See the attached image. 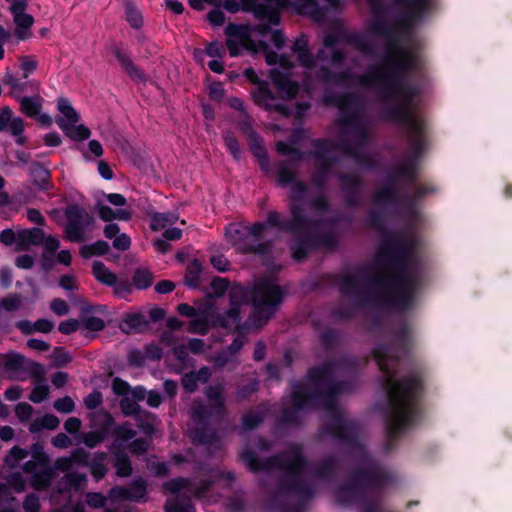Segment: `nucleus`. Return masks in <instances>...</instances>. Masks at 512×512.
<instances>
[{"label": "nucleus", "instance_id": "nucleus-45", "mask_svg": "<svg viewBox=\"0 0 512 512\" xmlns=\"http://www.w3.org/2000/svg\"><path fill=\"white\" fill-rule=\"evenodd\" d=\"M435 188L429 185H419L413 195L403 194L402 197H407L406 200L402 201L399 206H403L406 210L412 214L416 212V206L418 202L428 193L435 192Z\"/></svg>", "mask_w": 512, "mask_h": 512}, {"label": "nucleus", "instance_id": "nucleus-44", "mask_svg": "<svg viewBox=\"0 0 512 512\" xmlns=\"http://www.w3.org/2000/svg\"><path fill=\"white\" fill-rule=\"evenodd\" d=\"M313 149L309 151V155L316 159V162L327 160L329 158H338L331 154L333 146L330 140L326 138H317L311 142Z\"/></svg>", "mask_w": 512, "mask_h": 512}, {"label": "nucleus", "instance_id": "nucleus-32", "mask_svg": "<svg viewBox=\"0 0 512 512\" xmlns=\"http://www.w3.org/2000/svg\"><path fill=\"white\" fill-rule=\"evenodd\" d=\"M25 473L31 475L30 484L36 491L47 490L56 476L54 468L50 464L38 466L33 472Z\"/></svg>", "mask_w": 512, "mask_h": 512}, {"label": "nucleus", "instance_id": "nucleus-37", "mask_svg": "<svg viewBox=\"0 0 512 512\" xmlns=\"http://www.w3.org/2000/svg\"><path fill=\"white\" fill-rule=\"evenodd\" d=\"M28 452L32 456V459L24 463L22 467L24 472H33L38 466L50 464V457L45 452L44 445L41 442L37 441L33 443Z\"/></svg>", "mask_w": 512, "mask_h": 512}, {"label": "nucleus", "instance_id": "nucleus-43", "mask_svg": "<svg viewBox=\"0 0 512 512\" xmlns=\"http://www.w3.org/2000/svg\"><path fill=\"white\" fill-rule=\"evenodd\" d=\"M251 300V290L240 283H234L229 288L230 308L236 307L241 311V307Z\"/></svg>", "mask_w": 512, "mask_h": 512}, {"label": "nucleus", "instance_id": "nucleus-29", "mask_svg": "<svg viewBox=\"0 0 512 512\" xmlns=\"http://www.w3.org/2000/svg\"><path fill=\"white\" fill-rule=\"evenodd\" d=\"M385 60L408 78L412 73L418 72L422 68L421 57L410 51L403 52L400 58L385 57Z\"/></svg>", "mask_w": 512, "mask_h": 512}, {"label": "nucleus", "instance_id": "nucleus-64", "mask_svg": "<svg viewBox=\"0 0 512 512\" xmlns=\"http://www.w3.org/2000/svg\"><path fill=\"white\" fill-rule=\"evenodd\" d=\"M119 406L125 417H134L142 410L138 402L128 396L120 399Z\"/></svg>", "mask_w": 512, "mask_h": 512}, {"label": "nucleus", "instance_id": "nucleus-50", "mask_svg": "<svg viewBox=\"0 0 512 512\" xmlns=\"http://www.w3.org/2000/svg\"><path fill=\"white\" fill-rule=\"evenodd\" d=\"M319 339L324 351L330 352L339 346L341 341V332L333 328H327L319 334Z\"/></svg>", "mask_w": 512, "mask_h": 512}, {"label": "nucleus", "instance_id": "nucleus-63", "mask_svg": "<svg viewBox=\"0 0 512 512\" xmlns=\"http://www.w3.org/2000/svg\"><path fill=\"white\" fill-rule=\"evenodd\" d=\"M22 371L30 374L37 382L44 381L45 369L39 362L25 359Z\"/></svg>", "mask_w": 512, "mask_h": 512}, {"label": "nucleus", "instance_id": "nucleus-58", "mask_svg": "<svg viewBox=\"0 0 512 512\" xmlns=\"http://www.w3.org/2000/svg\"><path fill=\"white\" fill-rule=\"evenodd\" d=\"M153 283V274L144 268H137L132 277V284L139 290L149 288Z\"/></svg>", "mask_w": 512, "mask_h": 512}, {"label": "nucleus", "instance_id": "nucleus-16", "mask_svg": "<svg viewBox=\"0 0 512 512\" xmlns=\"http://www.w3.org/2000/svg\"><path fill=\"white\" fill-rule=\"evenodd\" d=\"M370 6L371 13L375 17L370 25V31L378 36L383 37L386 42L389 50H394L399 47L400 39H399V23L397 25H392L388 23L384 16L387 12V8L382 2V0H366Z\"/></svg>", "mask_w": 512, "mask_h": 512}, {"label": "nucleus", "instance_id": "nucleus-46", "mask_svg": "<svg viewBox=\"0 0 512 512\" xmlns=\"http://www.w3.org/2000/svg\"><path fill=\"white\" fill-rule=\"evenodd\" d=\"M211 312L208 311H198L197 316H194L188 325V331L193 334L206 335L211 326L210 321Z\"/></svg>", "mask_w": 512, "mask_h": 512}, {"label": "nucleus", "instance_id": "nucleus-52", "mask_svg": "<svg viewBox=\"0 0 512 512\" xmlns=\"http://www.w3.org/2000/svg\"><path fill=\"white\" fill-rule=\"evenodd\" d=\"M202 273V264L197 259L194 258L186 267L185 272V284L192 289H195L199 285L200 276Z\"/></svg>", "mask_w": 512, "mask_h": 512}, {"label": "nucleus", "instance_id": "nucleus-61", "mask_svg": "<svg viewBox=\"0 0 512 512\" xmlns=\"http://www.w3.org/2000/svg\"><path fill=\"white\" fill-rule=\"evenodd\" d=\"M28 455H29L28 450L16 445L10 449L8 455L4 459V462L6 465H8L12 468H15Z\"/></svg>", "mask_w": 512, "mask_h": 512}, {"label": "nucleus", "instance_id": "nucleus-38", "mask_svg": "<svg viewBox=\"0 0 512 512\" xmlns=\"http://www.w3.org/2000/svg\"><path fill=\"white\" fill-rule=\"evenodd\" d=\"M20 250L27 251L31 245H42L45 239V232L39 227L22 229L17 233Z\"/></svg>", "mask_w": 512, "mask_h": 512}, {"label": "nucleus", "instance_id": "nucleus-36", "mask_svg": "<svg viewBox=\"0 0 512 512\" xmlns=\"http://www.w3.org/2000/svg\"><path fill=\"white\" fill-rule=\"evenodd\" d=\"M338 162L339 158H329L327 160L316 162V172L313 173L311 182L318 190H326L331 170Z\"/></svg>", "mask_w": 512, "mask_h": 512}, {"label": "nucleus", "instance_id": "nucleus-20", "mask_svg": "<svg viewBox=\"0 0 512 512\" xmlns=\"http://www.w3.org/2000/svg\"><path fill=\"white\" fill-rule=\"evenodd\" d=\"M395 2L407 10L399 20V25L404 29H410L414 22L421 20L434 7L435 0H395Z\"/></svg>", "mask_w": 512, "mask_h": 512}, {"label": "nucleus", "instance_id": "nucleus-6", "mask_svg": "<svg viewBox=\"0 0 512 512\" xmlns=\"http://www.w3.org/2000/svg\"><path fill=\"white\" fill-rule=\"evenodd\" d=\"M239 458L253 473L282 471L283 475L277 482V494L298 496L300 500L291 512H304L305 502L314 496L315 489L303 476V472L308 466V460L300 445H292L288 450L270 455L266 459H260L255 451L246 446L241 450Z\"/></svg>", "mask_w": 512, "mask_h": 512}, {"label": "nucleus", "instance_id": "nucleus-26", "mask_svg": "<svg viewBox=\"0 0 512 512\" xmlns=\"http://www.w3.org/2000/svg\"><path fill=\"white\" fill-rule=\"evenodd\" d=\"M109 452L112 457V465L115 469V474L119 478H128L133 474V464L122 443H113L109 447Z\"/></svg>", "mask_w": 512, "mask_h": 512}, {"label": "nucleus", "instance_id": "nucleus-56", "mask_svg": "<svg viewBox=\"0 0 512 512\" xmlns=\"http://www.w3.org/2000/svg\"><path fill=\"white\" fill-rule=\"evenodd\" d=\"M310 208L317 214L323 215L331 211V203L325 191H320L309 201Z\"/></svg>", "mask_w": 512, "mask_h": 512}, {"label": "nucleus", "instance_id": "nucleus-39", "mask_svg": "<svg viewBox=\"0 0 512 512\" xmlns=\"http://www.w3.org/2000/svg\"><path fill=\"white\" fill-rule=\"evenodd\" d=\"M339 468V460L335 455H328L313 467V474L322 480H332Z\"/></svg>", "mask_w": 512, "mask_h": 512}, {"label": "nucleus", "instance_id": "nucleus-21", "mask_svg": "<svg viewBox=\"0 0 512 512\" xmlns=\"http://www.w3.org/2000/svg\"><path fill=\"white\" fill-rule=\"evenodd\" d=\"M110 498L118 501L140 503L146 500L147 482L142 477L133 479L129 486H114L109 491Z\"/></svg>", "mask_w": 512, "mask_h": 512}, {"label": "nucleus", "instance_id": "nucleus-10", "mask_svg": "<svg viewBox=\"0 0 512 512\" xmlns=\"http://www.w3.org/2000/svg\"><path fill=\"white\" fill-rule=\"evenodd\" d=\"M270 226L268 217L264 222H255L252 226L230 224L226 228L229 242L242 254L266 256L271 253L273 242L263 240V232Z\"/></svg>", "mask_w": 512, "mask_h": 512}, {"label": "nucleus", "instance_id": "nucleus-25", "mask_svg": "<svg viewBox=\"0 0 512 512\" xmlns=\"http://www.w3.org/2000/svg\"><path fill=\"white\" fill-rule=\"evenodd\" d=\"M225 34L227 36L225 45L231 57L241 54L240 42L251 41V27L248 25L229 23L225 28Z\"/></svg>", "mask_w": 512, "mask_h": 512}, {"label": "nucleus", "instance_id": "nucleus-8", "mask_svg": "<svg viewBox=\"0 0 512 512\" xmlns=\"http://www.w3.org/2000/svg\"><path fill=\"white\" fill-rule=\"evenodd\" d=\"M204 395L211 405L194 401L191 408V419L194 423L193 440L201 445L212 444L217 439L211 422L212 420H222L226 413L223 384L218 383L205 387Z\"/></svg>", "mask_w": 512, "mask_h": 512}, {"label": "nucleus", "instance_id": "nucleus-35", "mask_svg": "<svg viewBox=\"0 0 512 512\" xmlns=\"http://www.w3.org/2000/svg\"><path fill=\"white\" fill-rule=\"evenodd\" d=\"M248 145L251 153L257 159L260 170L264 174H269L270 172V161L268 157L267 150L263 145L262 138L258 133H255L249 137H247Z\"/></svg>", "mask_w": 512, "mask_h": 512}, {"label": "nucleus", "instance_id": "nucleus-1", "mask_svg": "<svg viewBox=\"0 0 512 512\" xmlns=\"http://www.w3.org/2000/svg\"><path fill=\"white\" fill-rule=\"evenodd\" d=\"M411 334V325L402 321L392 333L396 348L390 343L380 342L371 351L383 373L380 385L387 398L384 444L386 452L396 448L399 437L420 417V405L425 390L423 373L418 368H412L405 375L397 376L401 355H406L411 350Z\"/></svg>", "mask_w": 512, "mask_h": 512}, {"label": "nucleus", "instance_id": "nucleus-54", "mask_svg": "<svg viewBox=\"0 0 512 512\" xmlns=\"http://www.w3.org/2000/svg\"><path fill=\"white\" fill-rule=\"evenodd\" d=\"M57 109L63 115V119L68 123H77L80 120L79 113L72 106L69 99L65 97H59L57 99Z\"/></svg>", "mask_w": 512, "mask_h": 512}, {"label": "nucleus", "instance_id": "nucleus-42", "mask_svg": "<svg viewBox=\"0 0 512 512\" xmlns=\"http://www.w3.org/2000/svg\"><path fill=\"white\" fill-rule=\"evenodd\" d=\"M28 6V0H20V2L12 3L10 12L14 16V22L19 29H30L34 24L32 15L25 13Z\"/></svg>", "mask_w": 512, "mask_h": 512}, {"label": "nucleus", "instance_id": "nucleus-22", "mask_svg": "<svg viewBox=\"0 0 512 512\" xmlns=\"http://www.w3.org/2000/svg\"><path fill=\"white\" fill-rule=\"evenodd\" d=\"M98 418L101 419L99 422V429L86 432L83 435L82 441L90 449H93L104 442L108 434H110L111 426L115 422L111 413L103 409L93 414L92 421H96Z\"/></svg>", "mask_w": 512, "mask_h": 512}, {"label": "nucleus", "instance_id": "nucleus-55", "mask_svg": "<svg viewBox=\"0 0 512 512\" xmlns=\"http://www.w3.org/2000/svg\"><path fill=\"white\" fill-rule=\"evenodd\" d=\"M277 167V182L281 187H287L297 181L296 172L284 161H279Z\"/></svg>", "mask_w": 512, "mask_h": 512}, {"label": "nucleus", "instance_id": "nucleus-4", "mask_svg": "<svg viewBox=\"0 0 512 512\" xmlns=\"http://www.w3.org/2000/svg\"><path fill=\"white\" fill-rule=\"evenodd\" d=\"M290 192L289 212L290 219H282L277 211L268 212V223L272 228L291 234L288 240V248L291 258L297 262H303L310 253L327 248L334 250L339 245V239L332 230L318 233L307 231L310 227H323L334 225L338 219H311L307 216L303 200L309 190L307 183L301 180L294 182Z\"/></svg>", "mask_w": 512, "mask_h": 512}, {"label": "nucleus", "instance_id": "nucleus-3", "mask_svg": "<svg viewBox=\"0 0 512 512\" xmlns=\"http://www.w3.org/2000/svg\"><path fill=\"white\" fill-rule=\"evenodd\" d=\"M316 77L324 84L350 87L357 82L361 87L373 89L382 101L394 103L382 111V116L387 120H389L388 111L396 107L406 109L408 113H414V102L421 93L418 84L409 82L408 77L385 59L383 64L370 66L358 77L349 68L336 72L327 66H320L316 71Z\"/></svg>", "mask_w": 512, "mask_h": 512}, {"label": "nucleus", "instance_id": "nucleus-40", "mask_svg": "<svg viewBox=\"0 0 512 512\" xmlns=\"http://www.w3.org/2000/svg\"><path fill=\"white\" fill-rule=\"evenodd\" d=\"M56 124L63 133L74 141H84L89 139L91 131L84 124L75 125L76 123H68L62 117H56Z\"/></svg>", "mask_w": 512, "mask_h": 512}, {"label": "nucleus", "instance_id": "nucleus-31", "mask_svg": "<svg viewBox=\"0 0 512 512\" xmlns=\"http://www.w3.org/2000/svg\"><path fill=\"white\" fill-rule=\"evenodd\" d=\"M149 327V320L141 313H126L119 323V329L124 334L143 333Z\"/></svg>", "mask_w": 512, "mask_h": 512}, {"label": "nucleus", "instance_id": "nucleus-57", "mask_svg": "<svg viewBox=\"0 0 512 512\" xmlns=\"http://www.w3.org/2000/svg\"><path fill=\"white\" fill-rule=\"evenodd\" d=\"M253 98L255 103L264 109L271 104V101L275 100L274 94L265 81L259 83L257 90L253 93Z\"/></svg>", "mask_w": 512, "mask_h": 512}, {"label": "nucleus", "instance_id": "nucleus-13", "mask_svg": "<svg viewBox=\"0 0 512 512\" xmlns=\"http://www.w3.org/2000/svg\"><path fill=\"white\" fill-rule=\"evenodd\" d=\"M291 389V407L282 409L281 415L277 419L279 427L299 426L301 424L299 412L319 408L315 394H312L311 387L307 383L293 381Z\"/></svg>", "mask_w": 512, "mask_h": 512}, {"label": "nucleus", "instance_id": "nucleus-47", "mask_svg": "<svg viewBox=\"0 0 512 512\" xmlns=\"http://www.w3.org/2000/svg\"><path fill=\"white\" fill-rule=\"evenodd\" d=\"M253 15L256 19L260 21H269L275 26L280 23L279 10L275 6L271 5L270 2H260Z\"/></svg>", "mask_w": 512, "mask_h": 512}, {"label": "nucleus", "instance_id": "nucleus-9", "mask_svg": "<svg viewBox=\"0 0 512 512\" xmlns=\"http://www.w3.org/2000/svg\"><path fill=\"white\" fill-rule=\"evenodd\" d=\"M416 247L417 240L413 236L389 235L382 240L378 248L376 262L384 269L420 265Z\"/></svg>", "mask_w": 512, "mask_h": 512}, {"label": "nucleus", "instance_id": "nucleus-19", "mask_svg": "<svg viewBox=\"0 0 512 512\" xmlns=\"http://www.w3.org/2000/svg\"><path fill=\"white\" fill-rule=\"evenodd\" d=\"M324 102L337 107L342 113L341 117L357 113L360 116V121L362 120L363 103L361 97L355 92L325 94Z\"/></svg>", "mask_w": 512, "mask_h": 512}, {"label": "nucleus", "instance_id": "nucleus-2", "mask_svg": "<svg viewBox=\"0 0 512 512\" xmlns=\"http://www.w3.org/2000/svg\"><path fill=\"white\" fill-rule=\"evenodd\" d=\"M369 267H360L357 274L339 276L342 295L349 297L357 307L373 306L380 309L406 311L413 307L421 284L420 265L390 268L388 276L376 275L368 279L369 289L361 291L359 276H366Z\"/></svg>", "mask_w": 512, "mask_h": 512}, {"label": "nucleus", "instance_id": "nucleus-27", "mask_svg": "<svg viewBox=\"0 0 512 512\" xmlns=\"http://www.w3.org/2000/svg\"><path fill=\"white\" fill-rule=\"evenodd\" d=\"M338 148L346 155L354 159L356 164L368 171H377L380 168L379 162L370 154L357 149L350 139H341Z\"/></svg>", "mask_w": 512, "mask_h": 512}, {"label": "nucleus", "instance_id": "nucleus-24", "mask_svg": "<svg viewBox=\"0 0 512 512\" xmlns=\"http://www.w3.org/2000/svg\"><path fill=\"white\" fill-rule=\"evenodd\" d=\"M110 51L132 81L136 84L147 82V75L132 61L121 42L113 44Z\"/></svg>", "mask_w": 512, "mask_h": 512}, {"label": "nucleus", "instance_id": "nucleus-41", "mask_svg": "<svg viewBox=\"0 0 512 512\" xmlns=\"http://www.w3.org/2000/svg\"><path fill=\"white\" fill-rule=\"evenodd\" d=\"M9 488H12L16 493L24 492L26 484L20 473L11 474L7 479V483L0 482V494L4 497L5 502L12 503L16 501V498L10 493Z\"/></svg>", "mask_w": 512, "mask_h": 512}, {"label": "nucleus", "instance_id": "nucleus-51", "mask_svg": "<svg viewBox=\"0 0 512 512\" xmlns=\"http://www.w3.org/2000/svg\"><path fill=\"white\" fill-rule=\"evenodd\" d=\"M92 274L97 281L110 287L115 284V278L117 277L111 272L103 262L94 261L92 265Z\"/></svg>", "mask_w": 512, "mask_h": 512}, {"label": "nucleus", "instance_id": "nucleus-7", "mask_svg": "<svg viewBox=\"0 0 512 512\" xmlns=\"http://www.w3.org/2000/svg\"><path fill=\"white\" fill-rule=\"evenodd\" d=\"M348 448L361 453L362 463L352 471L348 480L335 491L336 501L344 505L365 501L368 489L378 492L390 480L389 475L382 469L380 463L367 454L363 444L360 449Z\"/></svg>", "mask_w": 512, "mask_h": 512}, {"label": "nucleus", "instance_id": "nucleus-62", "mask_svg": "<svg viewBox=\"0 0 512 512\" xmlns=\"http://www.w3.org/2000/svg\"><path fill=\"white\" fill-rule=\"evenodd\" d=\"M223 140L232 157L235 160H240L242 157V149L236 136L232 132H227L223 135Z\"/></svg>", "mask_w": 512, "mask_h": 512}, {"label": "nucleus", "instance_id": "nucleus-14", "mask_svg": "<svg viewBox=\"0 0 512 512\" xmlns=\"http://www.w3.org/2000/svg\"><path fill=\"white\" fill-rule=\"evenodd\" d=\"M285 290L269 278H263L255 283L251 289V303L253 307H263L268 310L266 320H270L282 304Z\"/></svg>", "mask_w": 512, "mask_h": 512}, {"label": "nucleus", "instance_id": "nucleus-11", "mask_svg": "<svg viewBox=\"0 0 512 512\" xmlns=\"http://www.w3.org/2000/svg\"><path fill=\"white\" fill-rule=\"evenodd\" d=\"M418 178L417 168L413 161H405L395 166L387 175L381 187L373 194V203L378 206H399L407 197H402L398 191L397 183L405 180L415 183Z\"/></svg>", "mask_w": 512, "mask_h": 512}, {"label": "nucleus", "instance_id": "nucleus-33", "mask_svg": "<svg viewBox=\"0 0 512 512\" xmlns=\"http://www.w3.org/2000/svg\"><path fill=\"white\" fill-rule=\"evenodd\" d=\"M242 320L241 311L233 307L227 309L223 313L211 312L210 321L212 328H221L227 332H232L237 321Z\"/></svg>", "mask_w": 512, "mask_h": 512}, {"label": "nucleus", "instance_id": "nucleus-60", "mask_svg": "<svg viewBox=\"0 0 512 512\" xmlns=\"http://www.w3.org/2000/svg\"><path fill=\"white\" fill-rule=\"evenodd\" d=\"M260 389V382L258 379L253 378L246 384H240L236 389V398L238 401H245L252 395L256 394Z\"/></svg>", "mask_w": 512, "mask_h": 512}, {"label": "nucleus", "instance_id": "nucleus-17", "mask_svg": "<svg viewBox=\"0 0 512 512\" xmlns=\"http://www.w3.org/2000/svg\"><path fill=\"white\" fill-rule=\"evenodd\" d=\"M340 41L354 47L365 56H375V46L360 32H343L341 37L337 33H328L323 38V45L325 48L334 49Z\"/></svg>", "mask_w": 512, "mask_h": 512}, {"label": "nucleus", "instance_id": "nucleus-12", "mask_svg": "<svg viewBox=\"0 0 512 512\" xmlns=\"http://www.w3.org/2000/svg\"><path fill=\"white\" fill-rule=\"evenodd\" d=\"M389 120L406 127L407 138L410 143L411 157L407 161H413L417 167V161L427 148V126L424 119L415 113H408L403 108H393L388 111Z\"/></svg>", "mask_w": 512, "mask_h": 512}, {"label": "nucleus", "instance_id": "nucleus-23", "mask_svg": "<svg viewBox=\"0 0 512 512\" xmlns=\"http://www.w3.org/2000/svg\"><path fill=\"white\" fill-rule=\"evenodd\" d=\"M339 124L342 127V134L349 133L354 135V141H350L357 149L361 150L367 144L369 133L362 120L360 121V116L357 113L340 117Z\"/></svg>", "mask_w": 512, "mask_h": 512}, {"label": "nucleus", "instance_id": "nucleus-48", "mask_svg": "<svg viewBox=\"0 0 512 512\" xmlns=\"http://www.w3.org/2000/svg\"><path fill=\"white\" fill-rule=\"evenodd\" d=\"M0 358L2 359V368L6 372L21 371L25 364V357L21 353L15 351L0 354Z\"/></svg>", "mask_w": 512, "mask_h": 512}, {"label": "nucleus", "instance_id": "nucleus-34", "mask_svg": "<svg viewBox=\"0 0 512 512\" xmlns=\"http://www.w3.org/2000/svg\"><path fill=\"white\" fill-rule=\"evenodd\" d=\"M28 173L41 191L47 192L53 189L54 185L51 182V172L45 168L42 163L38 161H31L28 168Z\"/></svg>", "mask_w": 512, "mask_h": 512}, {"label": "nucleus", "instance_id": "nucleus-18", "mask_svg": "<svg viewBox=\"0 0 512 512\" xmlns=\"http://www.w3.org/2000/svg\"><path fill=\"white\" fill-rule=\"evenodd\" d=\"M337 179L343 193L345 205L357 208L362 204L364 180L356 173H339Z\"/></svg>", "mask_w": 512, "mask_h": 512}, {"label": "nucleus", "instance_id": "nucleus-15", "mask_svg": "<svg viewBox=\"0 0 512 512\" xmlns=\"http://www.w3.org/2000/svg\"><path fill=\"white\" fill-rule=\"evenodd\" d=\"M64 215L67 221L64 227L65 238L72 243L85 241L86 231L95 223L94 217L78 204L67 205Z\"/></svg>", "mask_w": 512, "mask_h": 512}, {"label": "nucleus", "instance_id": "nucleus-30", "mask_svg": "<svg viewBox=\"0 0 512 512\" xmlns=\"http://www.w3.org/2000/svg\"><path fill=\"white\" fill-rule=\"evenodd\" d=\"M269 410V406L265 402L249 409L241 418V428L244 431H251L258 428L266 419Z\"/></svg>", "mask_w": 512, "mask_h": 512}, {"label": "nucleus", "instance_id": "nucleus-59", "mask_svg": "<svg viewBox=\"0 0 512 512\" xmlns=\"http://www.w3.org/2000/svg\"><path fill=\"white\" fill-rule=\"evenodd\" d=\"M110 433L114 436V441H117V443L130 441L134 439L137 434V432L131 428L129 422H123L117 425L112 431L110 430Z\"/></svg>", "mask_w": 512, "mask_h": 512}, {"label": "nucleus", "instance_id": "nucleus-53", "mask_svg": "<svg viewBox=\"0 0 512 512\" xmlns=\"http://www.w3.org/2000/svg\"><path fill=\"white\" fill-rule=\"evenodd\" d=\"M41 109L42 104L38 96H24L20 99V110L27 117L35 118Z\"/></svg>", "mask_w": 512, "mask_h": 512}, {"label": "nucleus", "instance_id": "nucleus-49", "mask_svg": "<svg viewBox=\"0 0 512 512\" xmlns=\"http://www.w3.org/2000/svg\"><path fill=\"white\" fill-rule=\"evenodd\" d=\"M137 423V427L147 436H152L155 434L156 429L154 426V420L156 416L154 413L142 409L139 414H136L133 417Z\"/></svg>", "mask_w": 512, "mask_h": 512}, {"label": "nucleus", "instance_id": "nucleus-5", "mask_svg": "<svg viewBox=\"0 0 512 512\" xmlns=\"http://www.w3.org/2000/svg\"><path fill=\"white\" fill-rule=\"evenodd\" d=\"M345 362L344 359L331 360L312 366L307 371V377L313 385L311 392L315 394L319 407L332 412L330 420L321 428V434L337 440L345 447L360 449L361 424L357 420L345 418L336 409L337 397L354 390L352 381L335 379V370Z\"/></svg>", "mask_w": 512, "mask_h": 512}, {"label": "nucleus", "instance_id": "nucleus-28", "mask_svg": "<svg viewBox=\"0 0 512 512\" xmlns=\"http://www.w3.org/2000/svg\"><path fill=\"white\" fill-rule=\"evenodd\" d=\"M268 75L275 87L284 93L287 98L293 99L299 93L300 86L298 82L291 79L290 72H282L277 68H272Z\"/></svg>", "mask_w": 512, "mask_h": 512}]
</instances>
